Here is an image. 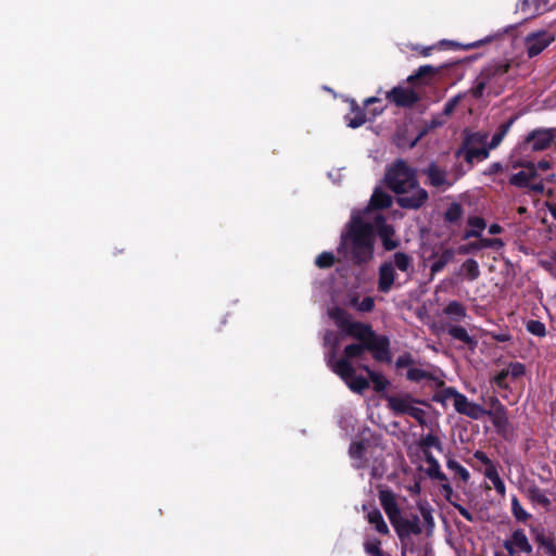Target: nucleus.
I'll list each match as a JSON object with an SVG mask.
<instances>
[{
    "instance_id": "obj_1",
    "label": "nucleus",
    "mask_w": 556,
    "mask_h": 556,
    "mask_svg": "<svg viewBox=\"0 0 556 556\" xmlns=\"http://www.w3.org/2000/svg\"><path fill=\"white\" fill-rule=\"evenodd\" d=\"M376 233L374 225L365 222L359 216H354L349 224V229L341 238L338 248L354 265L368 264L374 258Z\"/></svg>"
},
{
    "instance_id": "obj_2",
    "label": "nucleus",
    "mask_w": 556,
    "mask_h": 556,
    "mask_svg": "<svg viewBox=\"0 0 556 556\" xmlns=\"http://www.w3.org/2000/svg\"><path fill=\"white\" fill-rule=\"evenodd\" d=\"M357 342L346 345L343 350V357L331 363L330 369L338 375L343 381L349 380L354 374V367L351 364L353 359L363 357L366 351L370 352L372 358L379 363L390 364L392 362L390 346H383L380 342Z\"/></svg>"
},
{
    "instance_id": "obj_3",
    "label": "nucleus",
    "mask_w": 556,
    "mask_h": 556,
    "mask_svg": "<svg viewBox=\"0 0 556 556\" xmlns=\"http://www.w3.org/2000/svg\"><path fill=\"white\" fill-rule=\"evenodd\" d=\"M509 62L498 61L485 66L476 78L470 92L475 98H481L484 93L500 94L507 80Z\"/></svg>"
},
{
    "instance_id": "obj_4",
    "label": "nucleus",
    "mask_w": 556,
    "mask_h": 556,
    "mask_svg": "<svg viewBox=\"0 0 556 556\" xmlns=\"http://www.w3.org/2000/svg\"><path fill=\"white\" fill-rule=\"evenodd\" d=\"M395 269L408 275L413 270V257L405 252H395L380 264L377 281L379 292L389 293L392 290L396 280Z\"/></svg>"
},
{
    "instance_id": "obj_5",
    "label": "nucleus",
    "mask_w": 556,
    "mask_h": 556,
    "mask_svg": "<svg viewBox=\"0 0 556 556\" xmlns=\"http://www.w3.org/2000/svg\"><path fill=\"white\" fill-rule=\"evenodd\" d=\"M387 186L394 192H404L417 187V177L413 168L403 160H397L386 173Z\"/></svg>"
},
{
    "instance_id": "obj_6",
    "label": "nucleus",
    "mask_w": 556,
    "mask_h": 556,
    "mask_svg": "<svg viewBox=\"0 0 556 556\" xmlns=\"http://www.w3.org/2000/svg\"><path fill=\"white\" fill-rule=\"evenodd\" d=\"M390 522L401 541L402 555L406 556L407 552L414 553L415 546L412 536L419 535L422 532L419 517L417 515H410L408 517L400 514Z\"/></svg>"
},
{
    "instance_id": "obj_7",
    "label": "nucleus",
    "mask_w": 556,
    "mask_h": 556,
    "mask_svg": "<svg viewBox=\"0 0 556 556\" xmlns=\"http://www.w3.org/2000/svg\"><path fill=\"white\" fill-rule=\"evenodd\" d=\"M344 333L358 342H380L383 346H390V339L383 334H377L369 324L351 321Z\"/></svg>"
},
{
    "instance_id": "obj_8",
    "label": "nucleus",
    "mask_w": 556,
    "mask_h": 556,
    "mask_svg": "<svg viewBox=\"0 0 556 556\" xmlns=\"http://www.w3.org/2000/svg\"><path fill=\"white\" fill-rule=\"evenodd\" d=\"M489 149H458L456 152L457 159H463L464 164L459 167H454V179L464 176L466 173L472 169L476 163H480L489 157Z\"/></svg>"
},
{
    "instance_id": "obj_9",
    "label": "nucleus",
    "mask_w": 556,
    "mask_h": 556,
    "mask_svg": "<svg viewBox=\"0 0 556 556\" xmlns=\"http://www.w3.org/2000/svg\"><path fill=\"white\" fill-rule=\"evenodd\" d=\"M509 184L517 188H527L529 192L534 194H542L545 191V186L542 179H536V174L523 167L522 170L514 174L509 178Z\"/></svg>"
},
{
    "instance_id": "obj_10",
    "label": "nucleus",
    "mask_w": 556,
    "mask_h": 556,
    "mask_svg": "<svg viewBox=\"0 0 556 556\" xmlns=\"http://www.w3.org/2000/svg\"><path fill=\"white\" fill-rule=\"evenodd\" d=\"M554 140H556V128H539L530 131L522 144L532 151H543L548 149Z\"/></svg>"
},
{
    "instance_id": "obj_11",
    "label": "nucleus",
    "mask_w": 556,
    "mask_h": 556,
    "mask_svg": "<svg viewBox=\"0 0 556 556\" xmlns=\"http://www.w3.org/2000/svg\"><path fill=\"white\" fill-rule=\"evenodd\" d=\"M396 203L400 207L405 210H418L428 200V192L424 188L417 187L409 188L407 191L396 193Z\"/></svg>"
},
{
    "instance_id": "obj_12",
    "label": "nucleus",
    "mask_w": 556,
    "mask_h": 556,
    "mask_svg": "<svg viewBox=\"0 0 556 556\" xmlns=\"http://www.w3.org/2000/svg\"><path fill=\"white\" fill-rule=\"evenodd\" d=\"M371 224L374 225V232L380 238L386 251H393L400 245V240L393 238L395 235L394 227L387 223L383 215H377Z\"/></svg>"
},
{
    "instance_id": "obj_13",
    "label": "nucleus",
    "mask_w": 556,
    "mask_h": 556,
    "mask_svg": "<svg viewBox=\"0 0 556 556\" xmlns=\"http://www.w3.org/2000/svg\"><path fill=\"white\" fill-rule=\"evenodd\" d=\"M554 39L555 37L545 30L529 34L525 39L528 55L530 58L539 55L554 41Z\"/></svg>"
},
{
    "instance_id": "obj_14",
    "label": "nucleus",
    "mask_w": 556,
    "mask_h": 556,
    "mask_svg": "<svg viewBox=\"0 0 556 556\" xmlns=\"http://www.w3.org/2000/svg\"><path fill=\"white\" fill-rule=\"evenodd\" d=\"M386 99L399 108H410L420 100V97L413 88L396 86L386 93Z\"/></svg>"
},
{
    "instance_id": "obj_15",
    "label": "nucleus",
    "mask_w": 556,
    "mask_h": 556,
    "mask_svg": "<svg viewBox=\"0 0 556 556\" xmlns=\"http://www.w3.org/2000/svg\"><path fill=\"white\" fill-rule=\"evenodd\" d=\"M503 545L509 556H514L517 553H532V545L522 529L513 531L510 538L505 540Z\"/></svg>"
},
{
    "instance_id": "obj_16",
    "label": "nucleus",
    "mask_w": 556,
    "mask_h": 556,
    "mask_svg": "<svg viewBox=\"0 0 556 556\" xmlns=\"http://www.w3.org/2000/svg\"><path fill=\"white\" fill-rule=\"evenodd\" d=\"M454 408L472 419L485 416L486 409L479 404L470 402L464 394L454 390Z\"/></svg>"
},
{
    "instance_id": "obj_17",
    "label": "nucleus",
    "mask_w": 556,
    "mask_h": 556,
    "mask_svg": "<svg viewBox=\"0 0 556 556\" xmlns=\"http://www.w3.org/2000/svg\"><path fill=\"white\" fill-rule=\"evenodd\" d=\"M363 510L366 511L367 521L372 525L376 531L382 535L389 533L388 525L386 523L381 511L372 504L363 505Z\"/></svg>"
},
{
    "instance_id": "obj_18",
    "label": "nucleus",
    "mask_w": 556,
    "mask_h": 556,
    "mask_svg": "<svg viewBox=\"0 0 556 556\" xmlns=\"http://www.w3.org/2000/svg\"><path fill=\"white\" fill-rule=\"evenodd\" d=\"M379 501L390 521H393V519L401 514L395 495L392 491L380 490Z\"/></svg>"
},
{
    "instance_id": "obj_19",
    "label": "nucleus",
    "mask_w": 556,
    "mask_h": 556,
    "mask_svg": "<svg viewBox=\"0 0 556 556\" xmlns=\"http://www.w3.org/2000/svg\"><path fill=\"white\" fill-rule=\"evenodd\" d=\"M422 173L427 176V184L434 188L448 186L446 172L440 168L435 163H431Z\"/></svg>"
},
{
    "instance_id": "obj_20",
    "label": "nucleus",
    "mask_w": 556,
    "mask_h": 556,
    "mask_svg": "<svg viewBox=\"0 0 556 556\" xmlns=\"http://www.w3.org/2000/svg\"><path fill=\"white\" fill-rule=\"evenodd\" d=\"M527 497L534 506L542 507L545 510H551L552 500L547 493L535 484L530 485L526 491Z\"/></svg>"
},
{
    "instance_id": "obj_21",
    "label": "nucleus",
    "mask_w": 556,
    "mask_h": 556,
    "mask_svg": "<svg viewBox=\"0 0 556 556\" xmlns=\"http://www.w3.org/2000/svg\"><path fill=\"white\" fill-rule=\"evenodd\" d=\"M517 10L525 15V18H529L545 12V3L540 0H519Z\"/></svg>"
},
{
    "instance_id": "obj_22",
    "label": "nucleus",
    "mask_w": 556,
    "mask_h": 556,
    "mask_svg": "<svg viewBox=\"0 0 556 556\" xmlns=\"http://www.w3.org/2000/svg\"><path fill=\"white\" fill-rule=\"evenodd\" d=\"M350 105H351V114L353 116L346 115L345 121H346L349 127L358 128L362 125H364L367 121L365 109L359 106L354 99H352L350 101Z\"/></svg>"
},
{
    "instance_id": "obj_23",
    "label": "nucleus",
    "mask_w": 556,
    "mask_h": 556,
    "mask_svg": "<svg viewBox=\"0 0 556 556\" xmlns=\"http://www.w3.org/2000/svg\"><path fill=\"white\" fill-rule=\"evenodd\" d=\"M414 400L410 396H389L388 406L394 415H406L413 406Z\"/></svg>"
},
{
    "instance_id": "obj_24",
    "label": "nucleus",
    "mask_w": 556,
    "mask_h": 556,
    "mask_svg": "<svg viewBox=\"0 0 556 556\" xmlns=\"http://www.w3.org/2000/svg\"><path fill=\"white\" fill-rule=\"evenodd\" d=\"M366 450L367 445L365 441H356L352 442L349 448L350 457L355 460L354 467L359 469L366 466Z\"/></svg>"
},
{
    "instance_id": "obj_25",
    "label": "nucleus",
    "mask_w": 556,
    "mask_h": 556,
    "mask_svg": "<svg viewBox=\"0 0 556 556\" xmlns=\"http://www.w3.org/2000/svg\"><path fill=\"white\" fill-rule=\"evenodd\" d=\"M488 134L466 132L459 149H483L486 148Z\"/></svg>"
},
{
    "instance_id": "obj_26",
    "label": "nucleus",
    "mask_w": 556,
    "mask_h": 556,
    "mask_svg": "<svg viewBox=\"0 0 556 556\" xmlns=\"http://www.w3.org/2000/svg\"><path fill=\"white\" fill-rule=\"evenodd\" d=\"M458 276L468 281L478 279L480 276L478 262L473 258L466 260L459 267Z\"/></svg>"
},
{
    "instance_id": "obj_27",
    "label": "nucleus",
    "mask_w": 556,
    "mask_h": 556,
    "mask_svg": "<svg viewBox=\"0 0 556 556\" xmlns=\"http://www.w3.org/2000/svg\"><path fill=\"white\" fill-rule=\"evenodd\" d=\"M392 205V198L381 188H376L371 194L369 206L375 210L389 208Z\"/></svg>"
},
{
    "instance_id": "obj_28",
    "label": "nucleus",
    "mask_w": 556,
    "mask_h": 556,
    "mask_svg": "<svg viewBox=\"0 0 556 556\" xmlns=\"http://www.w3.org/2000/svg\"><path fill=\"white\" fill-rule=\"evenodd\" d=\"M340 344V337L336 332L328 330L324 334V345L330 348V351L326 355L327 365L330 366L333 359L337 357V350Z\"/></svg>"
},
{
    "instance_id": "obj_29",
    "label": "nucleus",
    "mask_w": 556,
    "mask_h": 556,
    "mask_svg": "<svg viewBox=\"0 0 556 556\" xmlns=\"http://www.w3.org/2000/svg\"><path fill=\"white\" fill-rule=\"evenodd\" d=\"M485 415L491 419L493 426L497 430H504L508 426V417L505 406L496 409H486Z\"/></svg>"
},
{
    "instance_id": "obj_30",
    "label": "nucleus",
    "mask_w": 556,
    "mask_h": 556,
    "mask_svg": "<svg viewBox=\"0 0 556 556\" xmlns=\"http://www.w3.org/2000/svg\"><path fill=\"white\" fill-rule=\"evenodd\" d=\"M483 475L485 476V478H488L492 482L495 491L500 495L504 496L506 493V486H505L504 481L502 480V478L498 475L496 465L489 467V468H484Z\"/></svg>"
},
{
    "instance_id": "obj_31",
    "label": "nucleus",
    "mask_w": 556,
    "mask_h": 556,
    "mask_svg": "<svg viewBox=\"0 0 556 556\" xmlns=\"http://www.w3.org/2000/svg\"><path fill=\"white\" fill-rule=\"evenodd\" d=\"M486 224L483 218L475 216L468 219V230L464 233V239L471 237L481 238Z\"/></svg>"
},
{
    "instance_id": "obj_32",
    "label": "nucleus",
    "mask_w": 556,
    "mask_h": 556,
    "mask_svg": "<svg viewBox=\"0 0 556 556\" xmlns=\"http://www.w3.org/2000/svg\"><path fill=\"white\" fill-rule=\"evenodd\" d=\"M406 378L409 381L417 383L422 382L425 384L432 383L435 381V378L432 376L431 372L417 367L409 368L406 372Z\"/></svg>"
},
{
    "instance_id": "obj_33",
    "label": "nucleus",
    "mask_w": 556,
    "mask_h": 556,
    "mask_svg": "<svg viewBox=\"0 0 556 556\" xmlns=\"http://www.w3.org/2000/svg\"><path fill=\"white\" fill-rule=\"evenodd\" d=\"M361 368L367 372L376 392H382L387 389L389 381L383 377L382 374L370 369L368 365H362Z\"/></svg>"
},
{
    "instance_id": "obj_34",
    "label": "nucleus",
    "mask_w": 556,
    "mask_h": 556,
    "mask_svg": "<svg viewBox=\"0 0 556 556\" xmlns=\"http://www.w3.org/2000/svg\"><path fill=\"white\" fill-rule=\"evenodd\" d=\"M535 541L547 556H556V539L554 536L539 532L535 535Z\"/></svg>"
},
{
    "instance_id": "obj_35",
    "label": "nucleus",
    "mask_w": 556,
    "mask_h": 556,
    "mask_svg": "<svg viewBox=\"0 0 556 556\" xmlns=\"http://www.w3.org/2000/svg\"><path fill=\"white\" fill-rule=\"evenodd\" d=\"M344 382L352 391L357 393H362L369 388V381L363 376H356L355 372Z\"/></svg>"
},
{
    "instance_id": "obj_36",
    "label": "nucleus",
    "mask_w": 556,
    "mask_h": 556,
    "mask_svg": "<svg viewBox=\"0 0 556 556\" xmlns=\"http://www.w3.org/2000/svg\"><path fill=\"white\" fill-rule=\"evenodd\" d=\"M451 260L452 249H445L440 256L434 257V260L432 261L430 265L431 273L437 274L441 271Z\"/></svg>"
},
{
    "instance_id": "obj_37",
    "label": "nucleus",
    "mask_w": 556,
    "mask_h": 556,
    "mask_svg": "<svg viewBox=\"0 0 556 556\" xmlns=\"http://www.w3.org/2000/svg\"><path fill=\"white\" fill-rule=\"evenodd\" d=\"M331 317L334 320L336 325L344 332L346 330L348 325H350L351 316L343 308H336L331 313Z\"/></svg>"
},
{
    "instance_id": "obj_38",
    "label": "nucleus",
    "mask_w": 556,
    "mask_h": 556,
    "mask_svg": "<svg viewBox=\"0 0 556 556\" xmlns=\"http://www.w3.org/2000/svg\"><path fill=\"white\" fill-rule=\"evenodd\" d=\"M518 166L532 169L536 174V179H538L540 177V172H546L551 168V163L546 160H541L538 163L526 162V163L513 164L514 168H516Z\"/></svg>"
},
{
    "instance_id": "obj_39",
    "label": "nucleus",
    "mask_w": 556,
    "mask_h": 556,
    "mask_svg": "<svg viewBox=\"0 0 556 556\" xmlns=\"http://www.w3.org/2000/svg\"><path fill=\"white\" fill-rule=\"evenodd\" d=\"M454 340L462 341L471 351L477 346V340L462 327H454Z\"/></svg>"
},
{
    "instance_id": "obj_40",
    "label": "nucleus",
    "mask_w": 556,
    "mask_h": 556,
    "mask_svg": "<svg viewBox=\"0 0 556 556\" xmlns=\"http://www.w3.org/2000/svg\"><path fill=\"white\" fill-rule=\"evenodd\" d=\"M511 514L516 520L521 522L527 521L531 517V515L526 509H523L519 500L515 495L511 497Z\"/></svg>"
},
{
    "instance_id": "obj_41",
    "label": "nucleus",
    "mask_w": 556,
    "mask_h": 556,
    "mask_svg": "<svg viewBox=\"0 0 556 556\" xmlns=\"http://www.w3.org/2000/svg\"><path fill=\"white\" fill-rule=\"evenodd\" d=\"M435 72H437V70H435L433 66H431V65H422V66H420V67L417 70V72H416L415 74L409 75V76L407 77V81H408L409 84H415V83H417L418 80H420V79L425 78L426 76H432V75H434V74H435Z\"/></svg>"
},
{
    "instance_id": "obj_42",
    "label": "nucleus",
    "mask_w": 556,
    "mask_h": 556,
    "mask_svg": "<svg viewBox=\"0 0 556 556\" xmlns=\"http://www.w3.org/2000/svg\"><path fill=\"white\" fill-rule=\"evenodd\" d=\"M364 549L371 556H383L384 552L381 549V541L379 539H368L364 543Z\"/></svg>"
},
{
    "instance_id": "obj_43",
    "label": "nucleus",
    "mask_w": 556,
    "mask_h": 556,
    "mask_svg": "<svg viewBox=\"0 0 556 556\" xmlns=\"http://www.w3.org/2000/svg\"><path fill=\"white\" fill-rule=\"evenodd\" d=\"M336 262L332 252H323L315 258V265L319 268H330Z\"/></svg>"
},
{
    "instance_id": "obj_44",
    "label": "nucleus",
    "mask_w": 556,
    "mask_h": 556,
    "mask_svg": "<svg viewBox=\"0 0 556 556\" xmlns=\"http://www.w3.org/2000/svg\"><path fill=\"white\" fill-rule=\"evenodd\" d=\"M510 124H507L505 126L502 127V129L494 134L491 141L488 143L486 142V148L489 149V152L495 148H497L501 142L503 141L508 128H509Z\"/></svg>"
},
{
    "instance_id": "obj_45",
    "label": "nucleus",
    "mask_w": 556,
    "mask_h": 556,
    "mask_svg": "<svg viewBox=\"0 0 556 556\" xmlns=\"http://www.w3.org/2000/svg\"><path fill=\"white\" fill-rule=\"evenodd\" d=\"M527 330L538 337H544L546 333L545 325L539 320H530L527 324Z\"/></svg>"
},
{
    "instance_id": "obj_46",
    "label": "nucleus",
    "mask_w": 556,
    "mask_h": 556,
    "mask_svg": "<svg viewBox=\"0 0 556 556\" xmlns=\"http://www.w3.org/2000/svg\"><path fill=\"white\" fill-rule=\"evenodd\" d=\"M480 247H481V250L482 249H494V250H500L502 249L505 243L502 239H498V238H494V239H490V238H480Z\"/></svg>"
},
{
    "instance_id": "obj_47",
    "label": "nucleus",
    "mask_w": 556,
    "mask_h": 556,
    "mask_svg": "<svg viewBox=\"0 0 556 556\" xmlns=\"http://www.w3.org/2000/svg\"><path fill=\"white\" fill-rule=\"evenodd\" d=\"M506 370L508 372V376H510L514 379H517L525 375L526 367L523 364L516 362V363H510L508 365V367L506 368Z\"/></svg>"
},
{
    "instance_id": "obj_48",
    "label": "nucleus",
    "mask_w": 556,
    "mask_h": 556,
    "mask_svg": "<svg viewBox=\"0 0 556 556\" xmlns=\"http://www.w3.org/2000/svg\"><path fill=\"white\" fill-rule=\"evenodd\" d=\"M376 103H381V100L377 97H370L364 101V106L369 110L374 117L381 114L384 111V106H374L372 109H370V105Z\"/></svg>"
},
{
    "instance_id": "obj_49",
    "label": "nucleus",
    "mask_w": 556,
    "mask_h": 556,
    "mask_svg": "<svg viewBox=\"0 0 556 556\" xmlns=\"http://www.w3.org/2000/svg\"><path fill=\"white\" fill-rule=\"evenodd\" d=\"M420 446L422 451L427 454L428 448L430 447H439L440 441L439 439L433 434H428L420 441Z\"/></svg>"
},
{
    "instance_id": "obj_50",
    "label": "nucleus",
    "mask_w": 556,
    "mask_h": 556,
    "mask_svg": "<svg viewBox=\"0 0 556 556\" xmlns=\"http://www.w3.org/2000/svg\"><path fill=\"white\" fill-rule=\"evenodd\" d=\"M406 415L416 419L419 425H426V412L424 409L413 405Z\"/></svg>"
},
{
    "instance_id": "obj_51",
    "label": "nucleus",
    "mask_w": 556,
    "mask_h": 556,
    "mask_svg": "<svg viewBox=\"0 0 556 556\" xmlns=\"http://www.w3.org/2000/svg\"><path fill=\"white\" fill-rule=\"evenodd\" d=\"M479 250H481L480 241H476V242H470V243H465V244L458 245L457 253H459V254H471V253H475V252H477Z\"/></svg>"
},
{
    "instance_id": "obj_52",
    "label": "nucleus",
    "mask_w": 556,
    "mask_h": 556,
    "mask_svg": "<svg viewBox=\"0 0 556 556\" xmlns=\"http://www.w3.org/2000/svg\"><path fill=\"white\" fill-rule=\"evenodd\" d=\"M375 307V301L371 296H365L358 304L357 309L361 312H371Z\"/></svg>"
},
{
    "instance_id": "obj_53",
    "label": "nucleus",
    "mask_w": 556,
    "mask_h": 556,
    "mask_svg": "<svg viewBox=\"0 0 556 556\" xmlns=\"http://www.w3.org/2000/svg\"><path fill=\"white\" fill-rule=\"evenodd\" d=\"M414 363L413 356L409 353H404L395 361L396 368H405Z\"/></svg>"
},
{
    "instance_id": "obj_54",
    "label": "nucleus",
    "mask_w": 556,
    "mask_h": 556,
    "mask_svg": "<svg viewBox=\"0 0 556 556\" xmlns=\"http://www.w3.org/2000/svg\"><path fill=\"white\" fill-rule=\"evenodd\" d=\"M473 457L481 464L484 466V468H489V467H492L494 466L495 464L488 457V455L482 452V451H477L475 454H473Z\"/></svg>"
},
{
    "instance_id": "obj_55",
    "label": "nucleus",
    "mask_w": 556,
    "mask_h": 556,
    "mask_svg": "<svg viewBox=\"0 0 556 556\" xmlns=\"http://www.w3.org/2000/svg\"><path fill=\"white\" fill-rule=\"evenodd\" d=\"M508 377V372L506 369L501 370L497 375L494 376L493 382L503 389L507 388V384L505 382V379Z\"/></svg>"
},
{
    "instance_id": "obj_56",
    "label": "nucleus",
    "mask_w": 556,
    "mask_h": 556,
    "mask_svg": "<svg viewBox=\"0 0 556 556\" xmlns=\"http://www.w3.org/2000/svg\"><path fill=\"white\" fill-rule=\"evenodd\" d=\"M503 170V165L500 162H494L483 172L485 176H492Z\"/></svg>"
},
{
    "instance_id": "obj_57",
    "label": "nucleus",
    "mask_w": 556,
    "mask_h": 556,
    "mask_svg": "<svg viewBox=\"0 0 556 556\" xmlns=\"http://www.w3.org/2000/svg\"><path fill=\"white\" fill-rule=\"evenodd\" d=\"M454 475H458L465 481L469 478V472L467 471V469L455 462H454Z\"/></svg>"
},
{
    "instance_id": "obj_58",
    "label": "nucleus",
    "mask_w": 556,
    "mask_h": 556,
    "mask_svg": "<svg viewBox=\"0 0 556 556\" xmlns=\"http://www.w3.org/2000/svg\"><path fill=\"white\" fill-rule=\"evenodd\" d=\"M480 43H481V41H475V42H471L468 45H462V43L454 41V43H453L454 52H456L458 50L471 49V48L478 47Z\"/></svg>"
},
{
    "instance_id": "obj_59",
    "label": "nucleus",
    "mask_w": 556,
    "mask_h": 556,
    "mask_svg": "<svg viewBox=\"0 0 556 556\" xmlns=\"http://www.w3.org/2000/svg\"><path fill=\"white\" fill-rule=\"evenodd\" d=\"M435 48H437V46H429V47L415 46V47H413V50L417 51L422 56H428V55H430L431 51Z\"/></svg>"
},
{
    "instance_id": "obj_60",
    "label": "nucleus",
    "mask_w": 556,
    "mask_h": 556,
    "mask_svg": "<svg viewBox=\"0 0 556 556\" xmlns=\"http://www.w3.org/2000/svg\"><path fill=\"white\" fill-rule=\"evenodd\" d=\"M491 408L490 409H496L498 407H504V405L500 402V400L496 396H491L488 401Z\"/></svg>"
},
{
    "instance_id": "obj_61",
    "label": "nucleus",
    "mask_w": 556,
    "mask_h": 556,
    "mask_svg": "<svg viewBox=\"0 0 556 556\" xmlns=\"http://www.w3.org/2000/svg\"><path fill=\"white\" fill-rule=\"evenodd\" d=\"M454 508H457L459 513L469 521L472 520V515L463 506L454 503Z\"/></svg>"
},
{
    "instance_id": "obj_62",
    "label": "nucleus",
    "mask_w": 556,
    "mask_h": 556,
    "mask_svg": "<svg viewBox=\"0 0 556 556\" xmlns=\"http://www.w3.org/2000/svg\"><path fill=\"white\" fill-rule=\"evenodd\" d=\"M464 307L460 304L454 302V317H460L464 316Z\"/></svg>"
},
{
    "instance_id": "obj_63",
    "label": "nucleus",
    "mask_w": 556,
    "mask_h": 556,
    "mask_svg": "<svg viewBox=\"0 0 556 556\" xmlns=\"http://www.w3.org/2000/svg\"><path fill=\"white\" fill-rule=\"evenodd\" d=\"M477 58H478L477 54H473V55H470V56L464 58V59H460V58H457V56L454 55V65L458 64V63H462V62H465V61L471 62V61L477 60Z\"/></svg>"
},
{
    "instance_id": "obj_64",
    "label": "nucleus",
    "mask_w": 556,
    "mask_h": 556,
    "mask_svg": "<svg viewBox=\"0 0 556 556\" xmlns=\"http://www.w3.org/2000/svg\"><path fill=\"white\" fill-rule=\"evenodd\" d=\"M502 231H503V228L498 224H492L489 227L490 235H497V233H501Z\"/></svg>"
}]
</instances>
